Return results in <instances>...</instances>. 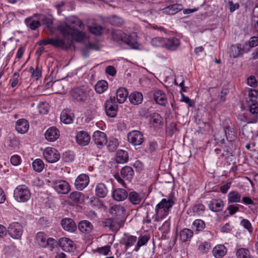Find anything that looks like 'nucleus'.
<instances>
[{
  "label": "nucleus",
  "mask_w": 258,
  "mask_h": 258,
  "mask_svg": "<svg viewBox=\"0 0 258 258\" xmlns=\"http://www.w3.org/2000/svg\"><path fill=\"white\" fill-rule=\"evenodd\" d=\"M83 26L78 18L72 16L67 19L64 23L58 25L57 29L63 38L81 42L85 38V34L80 31Z\"/></svg>",
  "instance_id": "1"
},
{
  "label": "nucleus",
  "mask_w": 258,
  "mask_h": 258,
  "mask_svg": "<svg viewBox=\"0 0 258 258\" xmlns=\"http://www.w3.org/2000/svg\"><path fill=\"white\" fill-rule=\"evenodd\" d=\"M174 203L171 199H163L156 206L155 209L153 206L147 208L146 216L143 220L144 224H150L151 220L154 222H161L165 218L169 213L170 209L173 206Z\"/></svg>",
  "instance_id": "2"
},
{
  "label": "nucleus",
  "mask_w": 258,
  "mask_h": 258,
  "mask_svg": "<svg viewBox=\"0 0 258 258\" xmlns=\"http://www.w3.org/2000/svg\"><path fill=\"white\" fill-rule=\"evenodd\" d=\"M39 45H51L54 47L67 50L73 46V41L70 39L60 38H51L42 39L39 42Z\"/></svg>",
  "instance_id": "3"
},
{
  "label": "nucleus",
  "mask_w": 258,
  "mask_h": 258,
  "mask_svg": "<svg viewBox=\"0 0 258 258\" xmlns=\"http://www.w3.org/2000/svg\"><path fill=\"white\" fill-rule=\"evenodd\" d=\"M71 97L75 103L84 104L89 99L90 96L87 91L81 87H77L71 91Z\"/></svg>",
  "instance_id": "4"
},
{
  "label": "nucleus",
  "mask_w": 258,
  "mask_h": 258,
  "mask_svg": "<svg viewBox=\"0 0 258 258\" xmlns=\"http://www.w3.org/2000/svg\"><path fill=\"white\" fill-rule=\"evenodd\" d=\"M31 192L28 187L25 185H20L14 190V197L18 202H27L31 197Z\"/></svg>",
  "instance_id": "5"
},
{
  "label": "nucleus",
  "mask_w": 258,
  "mask_h": 258,
  "mask_svg": "<svg viewBox=\"0 0 258 258\" xmlns=\"http://www.w3.org/2000/svg\"><path fill=\"white\" fill-rule=\"evenodd\" d=\"M249 112L244 114L246 121L248 123H256L258 120V101L247 103Z\"/></svg>",
  "instance_id": "6"
},
{
  "label": "nucleus",
  "mask_w": 258,
  "mask_h": 258,
  "mask_svg": "<svg viewBox=\"0 0 258 258\" xmlns=\"http://www.w3.org/2000/svg\"><path fill=\"white\" fill-rule=\"evenodd\" d=\"M117 34L120 36L121 40L127 44L130 48L134 49H139L140 44L137 41V36L135 33L128 35L119 31Z\"/></svg>",
  "instance_id": "7"
},
{
  "label": "nucleus",
  "mask_w": 258,
  "mask_h": 258,
  "mask_svg": "<svg viewBox=\"0 0 258 258\" xmlns=\"http://www.w3.org/2000/svg\"><path fill=\"white\" fill-rule=\"evenodd\" d=\"M8 232L12 238L20 239L23 232V226L18 222H13L9 225Z\"/></svg>",
  "instance_id": "8"
},
{
  "label": "nucleus",
  "mask_w": 258,
  "mask_h": 258,
  "mask_svg": "<svg viewBox=\"0 0 258 258\" xmlns=\"http://www.w3.org/2000/svg\"><path fill=\"white\" fill-rule=\"evenodd\" d=\"M104 108L106 114L108 117H114L116 116L118 110V105L114 98L110 97L106 100L104 103Z\"/></svg>",
  "instance_id": "9"
},
{
  "label": "nucleus",
  "mask_w": 258,
  "mask_h": 258,
  "mask_svg": "<svg viewBox=\"0 0 258 258\" xmlns=\"http://www.w3.org/2000/svg\"><path fill=\"white\" fill-rule=\"evenodd\" d=\"M51 186L57 192L60 194H67L71 190L69 183L62 180L53 181Z\"/></svg>",
  "instance_id": "10"
},
{
  "label": "nucleus",
  "mask_w": 258,
  "mask_h": 258,
  "mask_svg": "<svg viewBox=\"0 0 258 258\" xmlns=\"http://www.w3.org/2000/svg\"><path fill=\"white\" fill-rule=\"evenodd\" d=\"M43 154L46 160L49 163H55L60 158L58 151L52 147L46 148L43 151Z\"/></svg>",
  "instance_id": "11"
},
{
  "label": "nucleus",
  "mask_w": 258,
  "mask_h": 258,
  "mask_svg": "<svg viewBox=\"0 0 258 258\" xmlns=\"http://www.w3.org/2000/svg\"><path fill=\"white\" fill-rule=\"evenodd\" d=\"M127 140L134 146L141 145L144 142L143 134L137 130H133L127 134Z\"/></svg>",
  "instance_id": "12"
},
{
  "label": "nucleus",
  "mask_w": 258,
  "mask_h": 258,
  "mask_svg": "<svg viewBox=\"0 0 258 258\" xmlns=\"http://www.w3.org/2000/svg\"><path fill=\"white\" fill-rule=\"evenodd\" d=\"M164 47L170 51L176 50L180 45L179 39L176 37L164 38Z\"/></svg>",
  "instance_id": "13"
},
{
  "label": "nucleus",
  "mask_w": 258,
  "mask_h": 258,
  "mask_svg": "<svg viewBox=\"0 0 258 258\" xmlns=\"http://www.w3.org/2000/svg\"><path fill=\"white\" fill-rule=\"evenodd\" d=\"M89 183V176L86 174H81L76 178L75 186L77 189L82 190L88 185Z\"/></svg>",
  "instance_id": "14"
},
{
  "label": "nucleus",
  "mask_w": 258,
  "mask_h": 258,
  "mask_svg": "<svg viewBox=\"0 0 258 258\" xmlns=\"http://www.w3.org/2000/svg\"><path fill=\"white\" fill-rule=\"evenodd\" d=\"M93 141L98 146H103L107 143V136L104 133L100 131H95L93 136Z\"/></svg>",
  "instance_id": "15"
},
{
  "label": "nucleus",
  "mask_w": 258,
  "mask_h": 258,
  "mask_svg": "<svg viewBox=\"0 0 258 258\" xmlns=\"http://www.w3.org/2000/svg\"><path fill=\"white\" fill-rule=\"evenodd\" d=\"M76 141L81 146H86L90 141V137L86 131H79L77 132L76 135Z\"/></svg>",
  "instance_id": "16"
},
{
  "label": "nucleus",
  "mask_w": 258,
  "mask_h": 258,
  "mask_svg": "<svg viewBox=\"0 0 258 258\" xmlns=\"http://www.w3.org/2000/svg\"><path fill=\"white\" fill-rule=\"evenodd\" d=\"M183 9L182 5L179 4H174L161 9V11L163 14L172 15L181 11Z\"/></svg>",
  "instance_id": "17"
},
{
  "label": "nucleus",
  "mask_w": 258,
  "mask_h": 258,
  "mask_svg": "<svg viewBox=\"0 0 258 258\" xmlns=\"http://www.w3.org/2000/svg\"><path fill=\"white\" fill-rule=\"evenodd\" d=\"M15 127L18 133L21 134H24L26 133L29 130V123L26 119L21 118L16 121Z\"/></svg>",
  "instance_id": "18"
},
{
  "label": "nucleus",
  "mask_w": 258,
  "mask_h": 258,
  "mask_svg": "<svg viewBox=\"0 0 258 258\" xmlns=\"http://www.w3.org/2000/svg\"><path fill=\"white\" fill-rule=\"evenodd\" d=\"M61 225L66 231L72 232L77 229V225L74 221L71 218H63L61 221Z\"/></svg>",
  "instance_id": "19"
},
{
  "label": "nucleus",
  "mask_w": 258,
  "mask_h": 258,
  "mask_svg": "<svg viewBox=\"0 0 258 258\" xmlns=\"http://www.w3.org/2000/svg\"><path fill=\"white\" fill-rule=\"evenodd\" d=\"M74 115L69 109H63L61 112L60 120L65 124H70L73 122Z\"/></svg>",
  "instance_id": "20"
},
{
  "label": "nucleus",
  "mask_w": 258,
  "mask_h": 258,
  "mask_svg": "<svg viewBox=\"0 0 258 258\" xmlns=\"http://www.w3.org/2000/svg\"><path fill=\"white\" fill-rule=\"evenodd\" d=\"M209 209L214 212H219L223 210V202L220 199H213L208 204Z\"/></svg>",
  "instance_id": "21"
},
{
  "label": "nucleus",
  "mask_w": 258,
  "mask_h": 258,
  "mask_svg": "<svg viewBox=\"0 0 258 258\" xmlns=\"http://www.w3.org/2000/svg\"><path fill=\"white\" fill-rule=\"evenodd\" d=\"M45 137L47 141L53 142L59 137V131L55 127H51L46 131Z\"/></svg>",
  "instance_id": "22"
},
{
  "label": "nucleus",
  "mask_w": 258,
  "mask_h": 258,
  "mask_svg": "<svg viewBox=\"0 0 258 258\" xmlns=\"http://www.w3.org/2000/svg\"><path fill=\"white\" fill-rule=\"evenodd\" d=\"M153 96L157 103L163 106H165L166 104V95L163 91L161 90H155L153 93Z\"/></svg>",
  "instance_id": "23"
},
{
  "label": "nucleus",
  "mask_w": 258,
  "mask_h": 258,
  "mask_svg": "<svg viewBox=\"0 0 258 258\" xmlns=\"http://www.w3.org/2000/svg\"><path fill=\"white\" fill-rule=\"evenodd\" d=\"M78 228L83 233L90 234L93 231V226L88 220H82L78 224Z\"/></svg>",
  "instance_id": "24"
},
{
  "label": "nucleus",
  "mask_w": 258,
  "mask_h": 258,
  "mask_svg": "<svg viewBox=\"0 0 258 258\" xmlns=\"http://www.w3.org/2000/svg\"><path fill=\"white\" fill-rule=\"evenodd\" d=\"M112 197L116 201H122L128 196L126 190L122 188H117L112 192Z\"/></svg>",
  "instance_id": "25"
},
{
  "label": "nucleus",
  "mask_w": 258,
  "mask_h": 258,
  "mask_svg": "<svg viewBox=\"0 0 258 258\" xmlns=\"http://www.w3.org/2000/svg\"><path fill=\"white\" fill-rule=\"evenodd\" d=\"M59 244L65 251H70L73 249V242L68 238L62 237L59 240Z\"/></svg>",
  "instance_id": "26"
},
{
  "label": "nucleus",
  "mask_w": 258,
  "mask_h": 258,
  "mask_svg": "<svg viewBox=\"0 0 258 258\" xmlns=\"http://www.w3.org/2000/svg\"><path fill=\"white\" fill-rule=\"evenodd\" d=\"M225 136L227 140L229 142H232L236 139V133L234 131L232 125L228 124L223 127Z\"/></svg>",
  "instance_id": "27"
},
{
  "label": "nucleus",
  "mask_w": 258,
  "mask_h": 258,
  "mask_svg": "<svg viewBox=\"0 0 258 258\" xmlns=\"http://www.w3.org/2000/svg\"><path fill=\"white\" fill-rule=\"evenodd\" d=\"M127 197L130 202L133 205L139 204L143 199V195L142 193L135 191L130 192Z\"/></svg>",
  "instance_id": "28"
},
{
  "label": "nucleus",
  "mask_w": 258,
  "mask_h": 258,
  "mask_svg": "<svg viewBox=\"0 0 258 258\" xmlns=\"http://www.w3.org/2000/svg\"><path fill=\"white\" fill-rule=\"evenodd\" d=\"M104 224L105 226L109 227L111 230L114 231L119 230L122 226V223L121 221H118L117 219H107Z\"/></svg>",
  "instance_id": "29"
},
{
  "label": "nucleus",
  "mask_w": 258,
  "mask_h": 258,
  "mask_svg": "<svg viewBox=\"0 0 258 258\" xmlns=\"http://www.w3.org/2000/svg\"><path fill=\"white\" fill-rule=\"evenodd\" d=\"M136 240V236L125 234L121 238V243L125 245V248L126 250L128 248L133 246Z\"/></svg>",
  "instance_id": "30"
},
{
  "label": "nucleus",
  "mask_w": 258,
  "mask_h": 258,
  "mask_svg": "<svg viewBox=\"0 0 258 258\" xmlns=\"http://www.w3.org/2000/svg\"><path fill=\"white\" fill-rule=\"evenodd\" d=\"M128 93L126 89L124 88H118L116 92V98L118 103L121 104L126 100Z\"/></svg>",
  "instance_id": "31"
},
{
  "label": "nucleus",
  "mask_w": 258,
  "mask_h": 258,
  "mask_svg": "<svg viewBox=\"0 0 258 258\" xmlns=\"http://www.w3.org/2000/svg\"><path fill=\"white\" fill-rule=\"evenodd\" d=\"M120 174L123 178L131 181L134 177V171L131 167L125 166L121 169Z\"/></svg>",
  "instance_id": "32"
},
{
  "label": "nucleus",
  "mask_w": 258,
  "mask_h": 258,
  "mask_svg": "<svg viewBox=\"0 0 258 258\" xmlns=\"http://www.w3.org/2000/svg\"><path fill=\"white\" fill-rule=\"evenodd\" d=\"M193 235L192 230L188 228H184L179 232V238L183 242L189 241Z\"/></svg>",
  "instance_id": "33"
},
{
  "label": "nucleus",
  "mask_w": 258,
  "mask_h": 258,
  "mask_svg": "<svg viewBox=\"0 0 258 258\" xmlns=\"http://www.w3.org/2000/svg\"><path fill=\"white\" fill-rule=\"evenodd\" d=\"M108 192L107 188L103 183H98L95 188V195L99 198H105Z\"/></svg>",
  "instance_id": "34"
},
{
  "label": "nucleus",
  "mask_w": 258,
  "mask_h": 258,
  "mask_svg": "<svg viewBox=\"0 0 258 258\" xmlns=\"http://www.w3.org/2000/svg\"><path fill=\"white\" fill-rule=\"evenodd\" d=\"M128 98L132 104L137 105L140 104L143 101V95L139 92H135L130 95Z\"/></svg>",
  "instance_id": "35"
},
{
  "label": "nucleus",
  "mask_w": 258,
  "mask_h": 258,
  "mask_svg": "<svg viewBox=\"0 0 258 258\" xmlns=\"http://www.w3.org/2000/svg\"><path fill=\"white\" fill-rule=\"evenodd\" d=\"M151 123L154 127H159L163 125V118L158 113H154L151 115Z\"/></svg>",
  "instance_id": "36"
},
{
  "label": "nucleus",
  "mask_w": 258,
  "mask_h": 258,
  "mask_svg": "<svg viewBox=\"0 0 258 258\" xmlns=\"http://www.w3.org/2000/svg\"><path fill=\"white\" fill-rule=\"evenodd\" d=\"M128 156L126 151L119 150H118L116 155V161L118 163H124L128 161Z\"/></svg>",
  "instance_id": "37"
},
{
  "label": "nucleus",
  "mask_w": 258,
  "mask_h": 258,
  "mask_svg": "<svg viewBox=\"0 0 258 258\" xmlns=\"http://www.w3.org/2000/svg\"><path fill=\"white\" fill-rule=\"evenodd\" d=\"M40 19L43 25H44L49 30H52L53 18L51 15H42Z\"/></svg>",
  "instance_id": "38"
},
{
  "label": "nucleus",
  "mask_w": 258,
  "mask_h": 258,
  "mask_svg": "<svg viewBox=\"0 0 258 258\" xmlns=\"http://www.w3.org/2000/svg\"><path fill=\"white\" fill-rule=\"evenodd\" d=\"M47 235L43 232H39L36 235V241L39 245L42 247H47L46 242Z\"/></svg>",
  "instance_id": "39"
},
{
  "label": "nucleus",
  "mask_w": 258,
  "mask_h": 258,
  "mask_svg": "<svg viewBox=\"0 0 258 258\" xmlns=\"http://www.w3.org/2000/svg\"><path fill=\"white\" fill-rule=\"evenodd\" d=\"M258 96V91L255 89H248L247 90V95L246 97V102L247 103L251 102H255L257 101Z\"/></svg>",
  "instance_id": "40"
},
{
  "label": "nucleus",
  "mask_w": 258,
  "mask_h": 258,
  "mask_svg": "<svg viewBox=\"0 0 258 258\" xmlns=\"http://www.w3.org/2000/svg\"><path fill=\"white\" fill-rule=\"evenodd\" d=\"M84 195L79 191H74L70 195V198L76 204H81L84 201Z\"/></svg>",
  "instance_id": "41"
},
{
  "label": "nucleus",
  "mask_w": 258,
  "mask_h": 258,
  "mask_svg": "<svg viewBox=\"0 0 258 258\" xmlns=\"http://www.w3.org/2000/svg\"><path fill=\"white\" fill-rule=\"evenodd\" d=\"M227 197L229 203H239L241 200V195L235 190L229 192Z\"/></svg>",
  "instance_id": "42"
},
{
  "label": "nucleus",
  "mask_w": 258,
  "mask_h": 258,
  "mask_svg": "<svg viewBox=\"0 0 258 258\" xmlns=\"http://www.w3.org/2000/svg\"><path fill=\"white\" fill-rule=\"evenodd\" d=\"M108 88L107 82L104 80L98 81L95 86L96 92L98 94H102Z\"/></svg>",
  "instance_id": "43"
},
{
  "label": "nucleus",
  "mask_w": 258,
  "mask_h": 258,
  "mask_svg": "<svg viewBox=\"0 0 258 258\" xmlns=\"http://www.w3.org/2000/svg\"><path fill=\"white\" fill-rule=\"evenodd\" d=\"M240 43H237L231 46L230 49V55L231 57L235 58L241 56L240 51Z\"/></svg>",
  "instance_id": "44"
},
{
  "label": "nucleus",
  "mask_w": 258,
  "mask_h": 258,
  "mask_svg": "<svg viewBox=\"0 0 258 258\" xmlns=\"http://www.w3.org/2000/svg\"><path fill=\"white\" fill-rule=\"evenodd\" d=\"M213 253L216 258H222L226 254V249L223 245L217 246L213 249Z\"/></svg>",
  "instance_id": "45"
},
{
  "label": "nucleus",
  "mask_w": 258,
  "mask_h": 258,
  "mask_svg": "<svg viewBox=\"0 0 258 258\" xmlns=\"http://www.w3.org/2000/svg\"><path fill=\"white\" fill-rule=\"evenodd\" d=\"M107 148L110 152L115 151L119 145L118 140L116 138H111L108 141H107Z\"/></svg>",
  "instance_id": "46"
},
{
  "label": "nucleus",
  "mask_w": 258,
  "mask_h": 258,
  "mask_svg": "<svg viewBox=\"0 0 258 258\" xmlns=\"http://www.w3.org/2000/svg\"><path fill=\"white\" fill-rule=\"evenodd\" d=\"M25 23L27 26L32 30H36L41 25L39 21L33 20L31 18H26L25 20Z\"/></svg>",
  "instance_id": "47"
},
{
  "label": "nucleus",
  "mask_w": 258,
  "mask_h": 258,
  "mask_svg": "<svg viewBox=\"0 0 258 258\" xmlns=\"http://www.w3.org/2000/svg\"><path fill=\"white\" fill-rule=\"evenodd\" d=\"M125 211L124 208L120 205H114L110 209L109 212L111 214L121 215L123 214Z\"/></svg>",
  "instance_id": "48"
},
{
  "label": "nucleus",
  "mask_w": 258,
  "mask_h": 258,
  "mask_svg": "<svg viewBox=\"0 0 258 258\" xmlns=\"http://www.w3.org/2000/svg\"><path fill=\"white\" fill-rule=\"evenodd\" d=\"M236 256L238 258H253L250 255L249 250L244 248L237 249Z\"/></svg>",
  "instance_id": "49"
},
{
  "label": "nucleus",
  "mask_w": 258,
  "mask_h": 258,
  "mask_svg": "<svg viewBox=\"0 0 258 258\" xmlns=\"http://www.w3.org/2000/svg\"><path fill=\"white\" fill-rule=\"evenodd\" d=\"M32 167L35 171L40 172L44 168V164L41 159H36L33 162Z\"/></svg>",
  "instance_id": "50"
},
{
  "label": "nucleus",
  "mask_w": 258,
  "mask_h": 258,
  "mask_svg": "<svg viewBox=\"0 0 258 258\" xmlns=\"http://www.w3.org/2000/svg\"><path fill=\"white\" fill-rule=\"evenodd\" d=\"M88 30L89 32L93 34L100 35L102 33L103 28L100 25L94 24L92 26H89Z\"/></svg>",
  "instance_id": "51"
},
{
  "label": "nucleus",
  "mask_w": 258,
  "mask_h": 258,
  "mask_svg": "<svg viewBox=\"0 0 258 258\" xmlns=\"http://www.w3.org/2000/svg\"><path fill=\"white\" fill-rule=\"evenodd\" d=\"M149 240V237H148L147 236L144 235L141 236L135 246L134 250L137 252L139 251L140 248L144 245H145L147 242Z\"/></svg>",
  "instance_id": "52"
},
{
  "label": "nucleus",
  "mask_w": 258,
  "mask_h": 258,
  "mask_svg": "<svg viewBox=\"0 0 258 258\" xmlns=\"http://www.w3.org/2000/svg\"><path fill=\"white\" fill-rule=\"evenodd\" d=\"M192 226L196 228V231L199 232L204 229L205 228V223L201 219H197L194 221Z\"/></svg>",
  "instance_id": "53"
},
{
  "label": "nucleus",
  "mask_w": 258,
  "mask_h": 258,
  "mask_svg": "<svg viewBox=\"0 0 258 258\" xmlns=\"http://www.w3.org/2000/svg\"><path fill=\"white\" fill-rule=\"evenodd\" d=\"M211 246L209 242L205 241L199 245L198 250L202 253H206L211 249Z\"/></svg>",
  "instance_id": "54"
},
{
  "label": "nucleus",
  "mask_w": 258,
  "mask_h": 258,
  "mask_svg": "<svg viewBox=\"0 0 258 258\" xmlns=\"http://www.w3.org/2000/svg\"><path fill=\"white\" fill-rule=\"evenodd\" d=\"M164 38L162 37H156L153 38L151 40V44L153 46L155 47H159L162 46L164 47V44L163 42H164Z\"/></svg>",
  "instance_id": "55"
},
{
  "label": "nucleus",
  "mask_w": 258,
  "mask_h": 258,
  "mask_svg": "<svg viewBox=\"0 0 258 258\" xmlns=\"http://www.w3.org/2000/svg\"><path fill=\"white\" fill-rule=\"evenodd\" d=\"M110 22L113 25L119 26L123 24V21L122 19L120 17L116 16H112L110 18Z\"/></svg>",
  "instance_id": "56"
},
{
  "label": "nucleus",
  "mask_w": 258,
  "mask_h": 258,
  "mask_svg": "<svg viewBox=\"0 0 258 258\" xmlns=\"http://www.w3.org/2000/svg\"><path fill=\"white\" fill-rule=\"evenodd\" d=\"M206 210L205 206L201 203L196 204L192 207V210L194 213H199L203 212Z\"/></svg>",
  "instance_id": "57"
},
{
  "label": "nucleus",
  "mask_w": 258,
  "mask_h": 258,
  "mask_svg": "<svg viewBox=\"0 0 258 258\" xmlns=\"http://www.w3.org/2000/svg\"><path fill=\"white\" fill-rule=\"evenodd\" d=\"M30 73L32 74V77L37 80L41 76V70L38 66L35 69L31 68L30 69Z\"/></svg>",
  "instance_id": "58"
},
{
  "label": "nucleus",
  "mask_w": 258,
  "mask_h": 258,
  "mask_svg": "<svg viewBox=\"0 0 258 258\" xmlns=\"http://www.w3.org/2000/svg\"><path fill=\"white\" fill-rule=\"evenodd\" d=\"M246 43H247L249 47L251 49L252 48L258 45V37H251L248 41H246Z\"/></svg>",
  "instance_id": "59"
},
{
  "label": "nucleus",
  "mask_w": 258,
  "mask_h": 258,
  "mask_svg": "<svg viewBox=\"0 0 258 258\" xmlns=\"http://www.w3.org/2000/svg\"><path fill=\"white\" fill-rule=\"evenodd\" d=\"M63 159L66 162H72L75 159L74 154L71 151L66 152L63 154Z\"/></svg>",
  "instance_id": "60"
},
{
  "label": "nucleus",
  "mask_w": 258,
  "mask_h": 258,
  "mask_svg": "<svg viewBox=\"0 0 258 258\" xmlns=\"http://www.w3.org/2000/svg\"><path fill=\"white\" fill-rule=\"evenodd\" d=\"M170 223L169 221H165L162 224V225L159 228V230L162 232L167 233L170 230Z\"/></svg>",
  "instance_id": "61"
},
{
  "label": "nucleus",
  "mask_w": 258,
  "mask_h": 258,
  "mask_svg": "<svg viewBox=\"0 0 258 258\" xmlns=\"http://www.w3.org/2000/svg\"><path fill=\"white\" fill-rule=\"evenodd\" d=\"M7 144L10 149L13 150L18 147L19 143L17 140L15 138H13L8 140Z\"/></svg>",
  "instance_id": "62"
},
{
  "label": "nucleus",
  "mask_w": 258,
  "mask_h": 258,
  "mask_svg": "<svg viewBox=\"0 0 258 258\" xmlns=\"http://www.w3.org/2000/svg\"><path fill=\"white\" fill-rule=\"evenodd\" d=\"M247 84L248 86L255 88L257 86V82L255 77L253 76H250L247 79Z\"/></svg>",
  "instance_id": "63"
},
{
  "label": "nucleus",
  "mask_w": 258,
  "mask_h": 258,
  "mask_svg": "<svg viewBox=\"0 0 258 258\" xmlns=\"http://www.w3.org/2000/svg\"><path fill=\"white\" fill-rule=\"evenodd\" d=\"M10 161L13 165L18 166L21 164V158L20 156L15 155L11 157Z\"/></svg>",
  "instance_id": "64"
}]
</instances>
